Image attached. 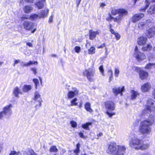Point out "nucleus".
Wrapping results in <instances>:
<instances>
[{"label":"nucleus","mask_w":155,"mask_h":155,"mask_svg":"<svg viewBox=\"0 0 155 155\" xmlns=\"http://www.w3.org/2000/svg\"><path fill=\"white\" fill-rule=\"evenodd\" d=\"M111 13L113 15L118 14L115 18H114V21L118 23H120L123 17L128 14L127 11L123 9H114L112 10Z\"/></svg>","instance_id":"nucleus-1"},{"label":"nucleus","mask_w":155,"mask_h":155,"mask_svg":"<svg viewBox=\"0 0 155 155\" xmlns=\"http://www.w3.org/2000/svg\"><path fill=\"white\" fill-rule=\"evenodd\" d=\"M105 107L106 110V114L111 118L115 114V112H112L115 109L114 103L112 101H107L104 103Z\"/></svg>","instance_id":"nucleus-2"},{"label":"nucleus","mask_w":155,"mask_h":155,"mask_svg":"<svg viewBox=\"0 0 155 155\" xmlns=\"http://www.w3.org/2000/svg\"><path fill=\"white\" fill-rule=\"evenodd\" d=\"M145 122L141 121L139 128L140 132L141 134L147 135L150 134L151 132L150 126L145 123Z\"/></svg>","instance_id":"nucleus-3"},{"label":"nucleus","mask_w":155,"mask_h":155,"mask_svg":"<svg viewBox=\"0 0 155 155\" xmlns=\"http://www.w3.org/2000/svg\"><path fill=\"white\" fill-rule=\"evenodd\" d=\"M142 140L137 138L132 139L129 141V145L130 147L137 150H140L142 144Z\"/></svg>","instance_id":"nucleus-4"},{"label":"nucleus","mask_w":155,"mask_h":155,"mask_svg":"<svg viewBox=\"0 0 155 155\" xmlns=\"http://www.w3.org/2000/svg\"><path fill=\"white\" fill-rule=\"evenodd\" d=\"M153 22L150 20H147L145 21L141 22L138 24V28L141 30L144 29L153 25Z\"/></svg>","instance_id":"nucleus-5"},{"label":"nucleus","mask_w":155,"mask_h":155,"mask_svg":"<svg viewBox=\"0 0 155 155\" xmlns=\"http://www.w3.org/2000/svg\"><path fill=\"white\" fill-rule=\"evenodd\" d=\"M34 23L28 21H25L23 24L24 28L26 30L31 31L32 33H34L36 30V28H34Z\"/></svg>","instance_id":"nucleus-6"},{"label":"nucleus","mask_w":155,"mask_h":155,"mask_svg":"<svg viewBox=\"0 0 155 155\" xmlns=\"http://www.w3.org/2000/svg\"><path fill=\"white\" fill-rule=\"evenodd\" d=\"M95 74V70L93 68H89L85 70L84 72V75L86 76L88 79L91 81H92V78Z\"/></svg>","instance_id":"nucleus-7"},{"label":"nucleus","mask_w":155,"mask_h":155,"mask_svg":"<svg viewBox=\"0 0 155 155\" xmlns=\"http://www.w3.org/2000/svg\"><path fill=\"white\" fill-rule=\"evenodd\" d=\"M117 145L115 143H111L108 146L107 150V152L110 154L115 155L117 153Z\"/></svg>","instance_id":"nucleus-8"},{"label":"nucleus","mask_w":155,"mask_h":155,"mask_svg":"<svg viewBox=\"0 0 155 155\" xmlns=\"http://www.w3.org/2000/svg\"><path fill=\"white\" fill-rule=\"evenodd\" d=\"M34 100L35 101L34 104L35 105V107L37 108L38 107L41 106L42 101V100L41 97L39 93L36 91L34 94Z\"/></svg>","instance_id":"nucleus-9"},{"label":"nucleus","mask_w":155,"mask_h":155,"mask_svg":"<svg viewBox=\"0 0 155 155\" xmlns=\"http://www.w3.org/2000/svg\"><path fill=\"white\" fill-rule=\"evenodd\" d=\"M146 107L150 111L155 112V102L151 99H149L147 101Z\"/></svg>","instance_id":"nucleus-10"},{"label":"nucleus","mask_w":155,"mask_h":155,"mask_svg":"<svg viewBox=\"0 0 155 155\" xmlns=\"http://www.w3.org/2000/svg\"><path fill=\"white\" fill-rule=\"evenodd\" d=\"M146 31V35L149 38H151L154 37L155 35V27L151 26Z\"/></svg>","instance_id":"nucleus-11"},{"label":"nucleus","mask_w":155,"mask_h":155,"mask_svg":"<svg viewBox=\"0 0 155 155\" xmlns=\"http://www.w3.org/2000/svg\"><path fill=\"white\" fill-rule=\"evenodd\" d=\"M134 56L138 61H142L146 58V56L144 54L141 52L134 53Z\"/></svg>","instance_id":"nucleus-12"},{"label":"nucleus","mask_w":155,"mask_h":155,"mask_svg":"<svg viewBox=\"0 0 155 155\" xmlns=\"http://www.w3.org/2000/svg\"><path fill=\"white\" fill-rule=\"evenodd\" d=\"M78 93V91L76 88H74L73 91H69L67 94L68 99H71L77 96Z\"/></svg>","instance_id":"nucleus-13"},{"label":"nucleus","mask_w":155,"mask_h":155,"mask_svg":"<svg viewBox=\"0 0 155 155\" xmlns=\"http://www.w3.org/2000/svg\"><path fill=\"white\" fill-rule=\"evenodd\" d=\"M126 150L124 146L117 145V149L116 155H124Z\"/></svg>","instance_id":"nucleus-14"},{"label":"nucleus","mask_w":155,"mask_h":155,"mask_svg":"<svg viewBox=\"0 0 155 155\" xmlns=\"http://www.w3.org/2000/svg\"><path fill=\"white\" fill-rule=\"evenodd\" d=\"M101 32L100 30L97 31H94L93 30L90 29L89 30V39L90 40H93L95 38L97 35H99Z\"/></svg>","instance_id":"nucleus-15"},{"label":"nucleus","mask_w":155,"mask_h":155,"mask_svg":"<svg viewBox=\"0 0 155 155\" xmlns=\"http://www.w3.org/2000/svg\"><path fill=\"white\" fill-rule=\"evenodd\" d=\"M155 120V117L152 115H150L148 118L142 121L143 122H145V123L148 125L152 126L154 123Z\"/></svg>","instance_id":"nucleus-16"},{"label":"nucleus","mask_w":155,"mask_h":155,"mask_svg":"<svg viewBox=\"0 0 155 155\" xmlns=\"http://www.w3.org/2000/svg\"><path fill=\"white\" fill-rule=\"evenodd\" d=\"M12 107V104H10L5 107L3 109V111L6 115H10L12 113L11 108Z\"/></svg>","instance_id":"nucleus-17"},{"label":"nucleus","mask_w":155,"mask_h":155,"mask_svg":"<svg viewBox=\"0 0 155 155\" xmlns=\"http://www.w3.org/2000/svg\"><path fill=\"white\" fill-rule=\"evenodd\" d=\"M144 16V14L142 13L136 14L132 17V21L133 22L135 23L143 18Z\"/></svg>","instance_id":"nucleus-18"},{"label":"nucleus","mask_w":155,"mask_h":155,"mask_svg":"<svg viewBox=\"0 0 155 155\" xmlns=\"http://www.w3.org/2000/svg\"><path fill=\"white\" fill-rule=\"evenodd\" d=\"M113 92L116 95L120 93L121 95H122V92L125 91L124 87V86L118 88H114L113 89Z\"/></svg>","instance_id":"nucleus-19"},{"label":"nucleus","mask_w":155,"mask_h":155,"mask_svg":"<svg viewBox=\"0 0 155 155\" xmlns=\"http://www.w3.org/2000/svg\"><path fill=\"white\" fill-rule=\"evenodd\" d=\"M147 38L146 37H140L137 39V43L140 45H144L146 42Z\"/></svg>","instance_id":"nucleus-20"},{"label":"nucleus","mask_w":155,"mask_h":155,"mask_svg":"<svg viewBox=\"0 0 155 155\" xmlns=\"http://www.w3.org/2000/svg\"><path fill=\"white\" fill-rule=\"evenodd\" d=\"M45 4V0H40L36 2L35 5L39 9H41L43 8Z\"/></svg>","instance_id":"nucleus-21"},{"label":"nucleus","mask_w":155,"mask_h":155,"mask_svg":"<svg viewBox=\"0 0 155 155\" xmlns=\"http://www.w3.org/2000/svg\"><path fill=\"white\" fill-rule=\"evenodd\" d=\"M151 87L149 83H147L143 84L141 87V90L142 92H145L149 91Z\"/></svg>","instance_id":"nucleus-22"},{"label":"nucleus","mask_w":155,"mask_h":155,"mask_svg":"<svg viewBox=\"0 0 155 155\" xmlns=\"http://www.w3.org/2000/svg\"><path fill=\"white\" fill-rule=\"evenodd\" d=\"M139 75L140 78L142 80L146 79L148 76V73L143 70H140L139 73Z\"/></svg>","instance_id":"nucleus-23"},{"label":"nucleus","mask_w":155,"mask_h":155,"mask_svg":"<svg viewBox=\"0 0 155 155\" xmlns=\"http://www.w3.org/2000/svg\"><path fill=\"white\" fill-rule=\"evenodd\" d=\"M49 12V10L46 8L41 11L39 14V18H44L47 17Z\"/></svg>","instance_id":"nucleus-24"},{"label":"nucleus","mask_w":155,"mask_h":155,"mask_svg":"<svg viewBox=\"0 0 155 155\" xmlns=\"http://www.w3.org/2000/svg\"><path fill=\"white\" fill-rule=\"evenodd\" d=\"M139 95V93L137 91L134 90H131V99H135Z\"/></svg>","instance_id":"nucleus-25"},{"label":"nucleus","mask_w":155,"mask_h":155,"mask_svg":"<svg viewBox=\"0 0 155 155\" xmlns=\"http://www.w3.org/2000/svg\"><path fill=\"white\" fill-rule=\"evenodd\" d=\"M33 10V8L31 6L26 5L23 8L24 12L26 13H30Z\"/></svg>","instance_id":"nucleus-26"},{"label":"nucleus","mask_w":155,"mask_h":155,"mask_svg":"<svg viewBox=\"0 0 155 155\" xmlns=\"http://www.w3.org/2000/svg\"><path fill=\"white\" fill-rule=\"evenodd\" d=\"M32 89V86L31 85H25L22 88V91L24 92H28Z\"/></svg>","instance_id":"nucleus-27"},{"label":"nucleus","mask_w":155,"mask_h":155,"mask_svg":"<svg viewBox=\"0 0 155 155\" xmlns=\"http://www.w3.org/2000/svg\"><path fill=\"white\" fill-rule=\"evenodd\" d=\"M13 94L16 97H18V94H22L21 90L18 87H16L14 89Z\"/></svg>","instance_id":"nucleus-28"},{"label":"nucleus","mask_w":155,"mask_h":155,"mask_svg":"<svg viewBox=\"0 0 155 155\" xmlns=\"http://www.w3.org/2000/svg\"><path fill=\"white\" fill-rule=\"evenodd\" d=\"M152 48V46L150 44H146L143 45L142 49L144 51H149Z\"/></svg>","instance_id":"nucleus-29"},{"label":"nucleus","mask_w":155,"mask_h":155,"mask_svg":"<svg viewBox=\"0 0 155 155\" xmlns=\"http://www.w3.org/2000/svg\"><path fill=\"white\" fill-rule=\"evenodd\" d=\"M91 104L89 102H87L85 104L84 107L87 111L91 113L93 110L91 107Z\"/></svg>","instance_id":"nucleus-30"},{"label":"nucleus","mask_w":155,"mask_h":155,"mask_svg":"<svg viewBox=\"0 0 155 155\" xmlns=\"http://www.w3.org/2000/svg\"><path fill=\"white\" fill-rule=\"evenodd\" d=\"M148 13L152 14L155 13V5H151L148 10Z\"/></svg>","instance_id":"nucleus-31"},{"label":"nucleus","mask_w":155,"mask_h":155,"mask_svg":"<svg viewBox=\"0 0 155 155\" xmlns=\"http://www.w3.org/2000/svg\"><path fill=\"white\" fill-rule=\"evenodd\" d=\"M153 112V111H150L146 107L145 109L143 110L141 112L140 114L141 116H145L146 114H148L149 112Z\"/></svg>","instance_id":"nucleus-32"},{"label":"nucleus","mask_w":155,"mask_h":155,"mask_svg":"<svg viewBox=\"0 0 155 155\" xmlns=\"http://www.w3.org/2000/svg\"><path fill=\"white\" fill-rule=\"evenodd\" d=\"M149 147V145L148 144H144L142 141V144L140 148V150H144L147 149Z\"/></svg>","instance_id":"nucleus-33"},{"label":"nucleus","mask_w":155,"mask_h":155,"mask_svg":"<svg viewBox=\"0 0 155 155\" xmlns=\"http://www.w3.org/2000/svg\"><path fill=\"white\" fill-rule=\"evenodd\" d=\"M155 68V63H149L145 67V68L147 69H150Z\"/></svg>","instance_id":"nucleus-34"},{"label":"nucleus","mask_w":155,"mask_h":155,"mask_svg":"<svg viewBox=\"0 0 155 155\" xmlns=\"http://www.w3.org/2000/svg\"><path fill=\"white\" fill-rule=\"evenodd\" d=\"M91 123H87L85 124H83L82 125L81 127L84 129L87 130H89L90 128L89 127V126L91 125Z\"/></svg>","instance_id":"nucleus-35"},{"label":"nucleus","mask_w":155,"mask_h":155,"mask_svg":"<svg viewBox=\"0 0 155 155\" xmlns=\"http://www.w3.org/2000/svg\"><path fill=\"white\" fill-rule=\"evenodd\" d=\"M49 151L51 152L56 153L58 151V149L56 146H52L50 147Z\"/></svg>","instance_id":"nucleus-36"},{"label":"nucleus","mask_w":155,"mask_h":155,"mask_svg":"<svg viewBox=\"0 0 155 155\" xmlns=\"http://www.w3.org/2000/svg\"><path fill=\"white\" fill-rule=\"evenodd\" d=\"M95 48L93 46L91 47L90 49L88 50V53L89 54H95Z\"/></svg>","instance_id":"nucleus-37"},{"label":"nucleus","mask_w":155,"mask_h":155,"mask_svg":"<svg viewBox=\"0 0 155 155\" xmlns=\"http://www.w3.org/2000/svg\"><path fill=\"white\" fill-rule=\"evenodd\" d=\"M77 99L74 98L71 101V106H77L78 103L77 102Z\"/></svg>","instance_id":"nucleus-38"},{"label":"nucleus","mask_w":155,"mask_h":155,"mask_svg":"<svg viewBox=\"0 0 155 155\" xmlns=\"http://www.w3.org/2000/svg\"><path fill=\"white\" fill-rule=\"evenodd\" d=\"M29 18L30 19H35L37 18H39V15H38L36 14H34L31 15L30 16Z\"/></svg>","instance_id":"nucleus-39"},{"label":"nucleus","mask_w":155,"mask_h":155,"mask_svg":"<svg viewBox=\"0 0 155 155\" xmlns=\"http://www.w3.org/2000/svg\"><path fill=\"white\" fill-rule=\"evenodd\" d=\"M27 155H37L33 150H29L26 153Z\"/></svg>","instance_id":"nucleus-40"},{"label":"nucleus","mask_w":155,"mask_h":155,"mask_svg":"<svg viewBox=\"0 0 155 155\" xmlns=\"http://www.w3.org/2000/svg\"><path fill=\"white\" fill-rule=\"evenodd\" d=\"M9 155H22L19 151L16 152L14 151H11Z\"/></svg>","instance_id":"nucleus-41"},{"label":"nucleus","mask_w":155,"mask_h":155,"mask_svg":"<svg viewBox=\"0 0 155 155\" xmlns=\"http://www.w3.org/2000/svg\"><path fill=\"white\" fill-rule=\"evenodd\" d=\"M38 64V62L37 61H30L29 62H28V66H29L30 65H32L33 64H36L37 65Z\"/></svg>","instance_id":"nucleus-42"},{"label":"nucleus","mask_w":155,"mask_h":155,"mask_svg":"<svg viewBox=\"0 0 155 155\" xmlns=\"http://www.w3.org/2000/svg\"><path fill=\"white\" fill-rule=\"evenodd\" d=\"M75 51L77 53H79L81 50V48L80 47L78 46H76L74 48Z\"/></svg>","instance_id":"nucleus-43"},{"label":"nucleus","mask_w":155,"mask_h":155,"mask_svg":"<svg viewBox=\"0 0 155 155\" xmlns=\"http://www.w3.org/2000/svg\"><path fill=\"white\" fill-rule=\"evenodd\" d=\"M35 85V88L37 89V87L39 84V81L37 79H34L33 80Z\"/></svg>","instance_id":"nucleus-44"},{"label":"nucleus","mask_w":155,"mask_h":155,"mask_svg":"<svg viewBox=\"0 0 155 155\" xmlns=\"http://www.w3.org/2000/svg\"><path fill=\"white\" fill-rule=\"evenodd\" d=\"M71 126L73 127H76L77 126V124L75 121H71L70 122Z\"/></svg>","instance_id":"nucleus-45"},{"label":"nucleus","mask_w":155,"mask_h":155,"mask_svg":"<svg viewBox=\"0 0 155 155\" xmlns=\"http://www.w3.org/2000/svg\"><path fill=\"white\" fill-rule=\"evenodd\" d=\"M119 73V70L118 68H116L115 69V71L114 72L115 76L116 77H117L118 76Z\"/></svg>","instance_id":"nucleus-46"},{"label":"nucleus","mask_w":155,"mask_h":155,"mask_svg":"<svg viewBox=\"0 0 155 155\" xmlns=\"http://www.w3.org/2000/svg\"><path fill=\"white\" fill-rule=\"evenodd\" d=\"M99 69L100 72L101 73V74L103 75L104 76V69H103V65L101 66L99 68Z\"/></svg>","instance_id":"nucleus-47"},{"label":"nucleus","mask_w":155,"mask_h":155,"mask_svg":"<svg viewBox=\"0 0 155 155\" xmlns=\"http://www.w3.org/2000/svg\"><path fill=\"white\" fill-rule=\"evenodd\" d=\"M79 135L80 137L83 139H86L87 137V136L84 135L81 132H80L79 133Z\"/></svg>","instance_id":"nucleus-48"},{"label":"nucleus","mask_w":155,"mask_h":155,"mask_svg":"<svg viewBox=\"0 0 155 155\" xmlns=\"http://www.w3.org/2000/svg\"><path fill=\"white\" fill-rule=\"evenodd\" d=\"M5 115L6 116V115L5 114L3 111L1 112H0V119H1Z\"/></svg>","instance_id":"nucleus-49"},{"label":"nucleus","mask_w":155,"mask_h":155,"mask_svg":"<svg viewBox=\"0 0 155 155\" xmlns=\"http://www.w3.org/2000/svg\"><path fill=\"white\" fill-rule=\"evenodd\" d=\"M31 70L33 72L35 75H36L37 73L36 69V68H31Z\"/></svg>","instance_id":"nucleus-50"},{"label":"nucleus","mask_w":155,"mask_h":155,"mask_svg":"<svg viewBox=\"0 0 155 155\" xmlns=\"http://www.w3.org/2000/svg\"><path fill=\"white\" fill-rule=\"evenodd\" d=\"M114 35H115L117 40H118L120 39V36L118 33L116 32L115 33Z\"/></svg>","instance_id":"nucleus-51"},{"label":"nucleus","mask_w":155,"mask_h":155,"mask_svg":"<svg viewBox=\"0 0 155 155\" xmlns=\"http://www.w3.org/2000/svg\"><path fill=\"white\" fill-rule=\"evenodd\" d=\"M111 25L110 24V31L112 34L114 35L115 33L116 32L114 31L113 29H111Z\"/></svg>","instance_id":"nucleus-52"},{"label":"nucleus","mask_w":155,"mask_h":155,"mask_svg":"<svg viewBox=\"0 0 155 155\" xmlns=\"http://www.w3.org/2000/svg\"><path fill=\"white\" fill-rule=\"evenodd\" d=\"M21 66H22L23 67H24L25 66L28 67V63H24L23 62H22L21 63Z\"/></svg>","instance_id":"nucleus-53"},{"label":"nucleus","mask_w":155,"mask_h":155,"mask_svg":"<svg viewBox=\"0 0 155 155\" xmlns=\"http://www.w3.org/2000/svg\"><path fill=\"white\" fill-rule=\"evenodd\" d=\"M53 17V15H51L50 17L49 21L50 22H52Z\"/></svg>","instance_id":"nucleus-54"},{"label":"nucleus","mask_w":155,"mask_h":155,"mask_svg":"<svg viewBox=\"0 0 155 155\" xmlns=\"http://www.w3.org/2000/svg\"><path fill=\"white\" fill-rule=\"evenodd\" d=\"M108 74L110 76L113 75V71L112 70L110 69L108 71Z\"/></svg>","instance_id":"nucleus-55"},{"label":"nucleus","mask_w":155,"mask_h":155,"mask_svg":"<svg viewBox=\"0 0 155 155\" xmlns=\"http://www.w3.org/2000/svg\"><path fill=\"white\" fill-rule=\"evenodd\" d=\"M154 55L152 54H149L148 55L149 59L150 60V59L152 58H154Z\"/></svg>","instance_id":"nucleus-56"},{"label":"nucleus","mask_w":155,"mask_h":155,"mask_svg":"<svg viewBox=\"0 0 155 155\" xmlns=\"http://www.w3.org/2000/svg\"><path fill=\"white\" fill-rule=\"evenodd\" d=\"M80 151V149L76 148V149L74 150V153L76 154H78V153Z\"/></svg>","instance_id":"nucleus-57"},{"label":"nucleus","mask_w":155,"mask_h":155,"mask_svg":"<svg viewBox=\"0 0 155 155\" xmlns=\"http://www.w3.org/2000/svg\"><path fill=\"white\" fill-rule=\"evenodd\" d=\"M100 7L102 8H103L104 6L106 5V4L104 3H101L100 4Z\"/></svg>","instance_id":"nucleus-58"},{"label":"nucleus","mask_w":155,"mask_h":155,"mask_svg":"<svg viewBox=\"0 0 155 155\" xmlns=\"http://www.w3.org/2000/svg\"><path fill=\"white\" fill-rule=\"evenodd\" d=\"M26 45L29 47H32L33 46L32 44L30 42H28L26 43Z\"/></svg>","instance_id":"nucleus-59"},{"label":"nucleus","mask_w":155,"mask_h":155,"mask_svg":"<svg viewBox=\"0 0 155 155\" xmlns=\"http://www.w3.org/2000/svg\"><path fill=\"white\" fill-rule=\"evenodd\" d=\"M20 62V60H16L14 62V66H15V64H16Z\"/></svg>","instance_id":"nucleus-60"},{"label":"nucleus","mask_w":155,"mask_h":155,"mask_svg":"<svg viewBox=\"0 0 155 155\" xmlns=\"http://www.w3.org/2000/svg\"><path fill=\"white\" fill-rule=\"evenodd\" d=\"M81 0H77L76 1V4L77 5V6L78 7L81 1Z\"/></svg>","instance_id":"nucleus-61"},{"label":"nucleus","mask_w":155,"mask_h":155,"mask_svg":"<svg viewBox=\"0 0 155 155\" xmlns=\"http://www.w3.org/2000/svg\"><path fill=\"white\" fill-rule=\"evenodd\" d=\"M140 51H139L138 50V48L136 46L135 47V50H134V53H136V52H140Z\"/></svg>","instance_id":"nucleus-62"},{"label":"nucleus","mask_w":155,"mask_h":155,"mask_svg":"<svg viewBox=\"0 0 155 155\" xmlns=\"http://www.w3.org/2000/svg\"><path fill=\"white\" fill-rule=\"evenodd\" d=\"M105 46V44H103V45H101V46H98L97 48H103Z\"/></svg>","instance_id":"nucleus-63"},{"label":"nucleus","mask_w":155,"mask_h":155,"mask_svg":"<svg viewBox=\"0 0 155 155\" xmlns=\"http://www.w3.org/2000/svg\"><path fill=\"white\" fill-rule=\"evenodd\" d=\"M102 135L103 134L102 133H99L97 135V136L98 137L97 138V139H98L99 137L102 136Z\"/></svg>","instance_id":"nucleus-64"}]
</instances>
